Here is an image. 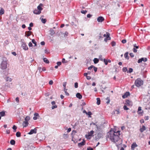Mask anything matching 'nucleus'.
Masks as SVG:
<instances>
[{
	"label": "nucleus",
	"instance_id": "obj_1",
	"mask_svg": "<svg viewBox=\"0 0 150 150\" xmlns=\"http://www.w3.org/2000/svg\"><path fill=\"white\" fill-rule=\"evenodd\" d=\"M120 132H117L113 131H110L108 133V137L112 142L116 143L120 140L119 135Z\"/></svg>",
	"mask_w": 150,
	"mask_h": 150
},
{
	"label": "nucleus",
	"instance_id": "obj_2",
	"mask_svg": "<svg viewBox=\"0 0 150 150\" xmlns=\"http://www.w3.org/2000/svg\"><path fill=\"white\" fill-rule=\"evenodd\" d=\"M143 83L144 82L143 80L140 78H138L135 80L134 84L136 86L139 87L143 85Z\"/></svg>",
	"mask_w": 150,
	"mask_h": 150
},
{
	"label": "nucleus",
	"instance_id": "obj_3",
	"mask_svg": "<svg viewBox=\"0 0 150 150\" xmlns=\"http://www.w3.org/2000/svg\"><path fill=\"white\" fill-rule=\"evenodd\" d=\"M7 61L3 60L1 64V68L4 70L6 69L7 68Z\"/></svg>",
	"mask_w": 150,
	"mask_h": 150
},
{
	"label": "nucleus",
	"instance_id": "obj_4",
	"mask_svg": "<svg viewBox=\"0 0 150 150\" xmlns=\"http://www.w3.org/2000/svg\"><path fill=\"white\" fill-rule=\"evenodd\" d=\"M110 33H106V35L105 34L103 35L104 37L106 38L104 39V41L105 42H107L108 40H110L111 39L110 37Z\"/></svg>",
	"mask_w": 150,
	"mask_h": 150
},
{
	"label": "nucleus",
	"instance_id": "obj_5",
	"mask_svg": "<svg viewBox=\"0 0 150 150\" xmlns=\"http://www.w3.org/2000/svg\"><path fill=\"white\" fill-rule=\"evenodd\" d=\"M21 47L23 48V49L25 50H28V47L25 42L24 41L22 42Z\"/></svg>",
	"mask_w": 150,
	"mask_h": 150
},
{
	"label": "nucleus",
	"instance_id": "obj_6",
	"mask_svg": "<svg viewBox=\"0 0 150 150\" xmlns=\"http://www.w3.org/2000/svg\"><path fill=\"white\" fill-rule=\"evenodd\" d=\"M147 61V58L143 57L139 59L138 60L137 62L138 63H140L142 62V61H143L144 62H146Z\"/></svg>",
	"mask_w": 150,
	"mask_h": 150
},
{
	"label": "nucleus",
	"instance_id": "obj_7",
	"mask_svg": "<svg viewBox=\"0 0 150 150\" xmlns=\"http://www.w3.org/2000/svg\"><path fill=\"white\" fill-rule=\"evenodd\" d=\"M125 104L128 106H132V102L129 100H127Z\"/></svg>",
	"mask_w": 150,
	"mask_h": 150
},
{
	"label": "nucleus",
	"instance_id": "obj_8",
	"mask_svg": "<svg viewBox=\"0 0 150 150\" xmlns=\"http://www.w3.org/2000/svg\"><path fill=\"white\" fill-rule=\"evenodd\" d=\"M37 129L35 128L31 130L30 132L28 133L29 134H36L37 133Z\"/></svg>",
	"mask_w": 150,
	"mask_h": 150
},
{
	"label": "nucleus",
	"instance_id": "obj_9",
	"mask_svg": "<svg viewBox=\"0 0 150 150\" xmlns=\"http://www.w3.org/2000/svg\"><path fill=\"white\" fill-rule=\"evenodd\" d=\"M104 20V18L102 16H99L97 18V21L99 22H102Z\"/></svg>",
	"mask_w": 150,
	"mask_h": 150
},
{
	"label": "nucleus",
	"instance_id": "obj_10",
	"mask_svg": "<svg viewBox=\"0 0 150 150\" xmlns=\"http://www.w3.org/2000/svg\"><path fill=\"white\" fill-rule=\"evenodd\" d=\"M137 145L135 142L132 144L131 146V149L132 150H134L135 148L137 146Z\"/></svg>",
	"mask_w": 150,
	"mask_h": 150
},
{
	"label": "nucleus",
	"instance_id": "obj_11",
	"mask_svg": "<svg viewBox=\"0 0 150 150\" xmlns=\"http://www.w3.org/2000/svg\"><path fill=\"white\" fill-rule=\"evenodd\" d=\"M85 143V141L84 139H83L82 141L80 143H79L78 145L79 147H81L84 145Z\"/></svg>",
	"mask_w": 150,
	"mask_h": 150
},
{
	"label": "nucleus",
	"instance_id": "obj_12",
	"mask_svg": "<svg viewBox=\"0 0 150 150\" xmlns=\"http://www.w3.org/2000/svg\"><path fill=\"white\" fill-rule=\"evenodd\" d=\"M94 133V131L93 130L91 131L90 132H89L88 135H86V138H88L89 137L92 136V135Z\"/></svg>",
	"mask_w": 150,
	"mask_h": 150
},
{
	"label": "nucleus",
	"instance_id": "obj_13",
	"mask_svg": "<svg viewBox=\"0 0 150 150\" xmlns=\"http://www.w3.org/2000/svg\"><path fill=\"white\" fill-rule=\"evenodd\" d=\"M130 93L128 92H126L125 94L122 96V97L123 98H127L128 96H129Z\"/></svg>",
	"mask_w": 150,
	"mask_h": 150
},
{
	"label": "nucleus",
	"instance_id": "obj_14",
	"mask_svg": "<svg viewBox=\"0 0 150 150\" xmlns=\"http://www.w3.org/2000/svg\"><path fill=\"white\" fill-rule=\"evenodd\" d=\"M32 33V32L30 31H26L25 33V36L28 37L31 35Z\"/></svg>",
	"mask_w": 150,
	"mask_h": 150
},
{
	"label": "nucleus",
	"instance_id": "obj_15",
	"mask_svg": "<svg viewBox=\"0 0 150 150\" xmlns=\"http://www.w3.org/2000/svg\"><path fill=\"white\" fill-rule=\"evenodd\" d=\"M28 122L26 121L25 120H24V121L23 122L22 125L23 127H26L28 125Z\"/></svg>",
	"mask_w": 150,
	"mask_h": 150
},
{
	"label": "nucleus",
	"instance_id": "obj_16",
	"mask_svg": "<svg viewBox=\"0 0 150 150\" xmlns=\"http://www.w3.org/2000/svg\"><path fill=\"white\" fill-rule=\"evenodd\" d=\"M34 116V117H33V119L35 120H36L38 118L37 117H39V114L37 113H35Z\"/></svg>",
	"mask_w": 150,
	"mask_h": 150
},
{
	"label": "nucleus",
	"instance_id": "obj_17",
	"mask_svg": "<svg viewBox=\"0 0 150 150\" xmlns=\"http://www.w3.org/2000/svg\"><path fill=\"white\" fill-rule=\"evenodd\" d=\"M41 12L39 11L37 9H35L33 11V13L36 14H39L41 13Z\"/></svg>",
	"mask_w": 150,
	"mask_h": 150
},
{
	"label": "nucleus",
	"instance_id": "obj_18",
	"mask_svg": "<svg viewBox=\"0 0 150 150\" xmlns=\"http://www.w3.org/2000/svg\"><path fill=\"white\" fill-rule=\"evenodd\" d=\"M146 129V127L144 126L143 125L142 127L140 128L139 130L141 132H143L144 131H145Z\"/></svg>",
	"mask_w": 150,
	"mask_h": 150
},
{
	"label": "nucleus",
	"instance_id": "obj_19",
	"mask_svg": "<svg viewBox=\"0 0 150 150\" xmlns=\"http://www.w3.org/2000/svg\"><path fill=\"white\" fill-rule=\"evenodd\" d=\"M77 98L79 99H81L82 98V96L79 93H77L76 95Z\"/></svg>",
	"mask_w": 150,
	"mask_h": 150
},
{
	"label": "nucleus",
	"instance_id": "obj_20",
	"mask_svg": "<svg viewBox=\"0 0 150 150\" xmlns=\"http://www.w3.org/2000/svg\"><path fill=\"white\" fill-rule=\"evenodd\" d=\"M5 112L4 111H2L0 112V116L1 117L4 116L5 115Z\"/></svg>",
	"mask_w": 150,
	"mask_h": 150
},
{
	"label": "nucleus",
	"instance_id": "obj_21",
	"mask_svg": "<svg viewBox=\"0 0 150 150\" xmlns=\"http://www.w3.org/2000/svg\"><path fill=\"white\" fill-rule=\"evenodd\" d=\"M97 100V103H96L98 105H99L100 103V98H98L96 99Z\"/></svg>",
	"mask_w": 150,
	"mask_h": 150
},
{
	"label": "nucleus",
	"instance_id": "obj_22",
	"mask_svg": "<svg viewBox=\"0 0 150 150\" xmlns=\"http://www.w3.org/2000/svg\"><path fill=\"white\" fill-rule=\"evenodd\" d=\"M63 137L64 139H66L67 138L69 137V135L68 134H63Z\"/></svg>",
	"mask_w": 150,
	"mask_h": 150
},
{
	"label": "nucleus",
	"instance_id": "obj_23",
	"mask_svg": "<svg viewBox=\"0 0 150 150\" xmlns=\"http://www.w3.org/2000/svg\"><path fill=\"white\" fill-rule=\"evenodd\" d=\"M128 52H126L124 54V57L125 58L128 59H129V57H128Z\"/></svg>",
	"mask_w": 150,
	"mask_h": 150
},
{
	"label": "nucleus",
	"instance_id": "obj_24",
	"mask_svg": "<svg viewBox=\"0 0 150 150\" xmlns=\"http://www.w3.org/2000/svg\"><path fill=\"white\" fill-rule=\"evenodd\" d=\"M4 11L3 8H1L0 10V15H2L4 14Z\"/></svg>",
	"mask_w": 150,
	"mask_h": 150
},
{
	"label": "nucleus",
	"instance_id": "obj_25",
	"mask_svg": "<svg viewBox=\"0 0 150 150\" xmlns=\"http://www.w3.org/2000/svg\"><path fill=\"white\" fill-rule=\"evenodd\" d=\"M50 31V34L51 36L53 35L55 33V32L54 30H53L52 29H51Z\"/></svg>",
	"mask_w": 150,
	"mask_h": 150
},
{
	"label": "nucleus",
	"instance_id": "obj_26",
	"mask_svg": "<svg viewBox=\"0 0 150 150\" xmlns=\"http://www.w3.org/2000/svg\"><path fill=\"white\" fill-rule=\"evenodd\" d=\"M43 61L44 62L47 64H48L49 63V61L47 60V59L46 58H43Z\"/></svg>",
	"mask_w": 150,
	"mask_h": 150
},
{
	"label": "nucleus",
	"instance_id": "obj_27",
	"mask_svg": "<svg viewBox=\"0 0 150 150\" xmlns=\"http://www.w3.org/2000/svg\"><path fill=\"white\" fill-rule=\"evenodd\" d=\"M10 144L12 145H14L15 144V141L13 139H12L10 141Z\"/></svg>",
	"mask_w": 150,
	"mask_h": 150
},
{
	"label": "nucleus",
	"instance_id": "obj_28",
	"mask_svg": "<svg viewBox=\"0 0 150 150\" xmlns=\"http://www.w3.org/2000/svg\"><path fill=\"white\" fill-rule=\"evenodd\" d=\"M6 81H12V79L10 78L9 77H7L6 79Z\"/></svg>",
	"mask_w": 150,
	"mask_h": 150
},
{
	"label": "nucleus",
	"instance_id": "obj_29",
	"mask_svg": "<svg viewBox=\"0 0 150 150\" xmlns=\"http://www.w3.org/2000/svg\"><path fill=\"white\" fill-rule=\"evenodd\" d=\"M32 42L34 44V46H35L37 45V43L35 40L34 39H33L32 40Z\"/></svg>",
	"mask_w": 150,
	"mask_h": 150
},
{
	"label": "nucleus",
	"instance_id": "obj_30",
	"mask_svg": "<svg viewBox=\"0 0 150 150\" xmlns=\"http://www.w3.org/2000/svg\"><path fill=\"white\" fill-rule=\"evenodd\" d=\"M30 119V118L29 116H26L25 118V120L28 122Z\"/></svg>",
	"mask_w": 150,
	"mask_h": 150
},
{
	"label": "nucleus",
	"instance_id": "obj_31",
	"mask_svg": "<svg viewBox=\"0 0 150 150\" xmlns=\"http://www.w3.org/2000/svg\"><path fill=\"white\" fill-rule=\"evenodd\" d=\"M16 135L17 137H20L21 136V133L19 132H17L16 133Z\"/></svg>",
	"mask_w": 150,
	"mask_h": 150
},
{
	"label": "nucleus",
	"instance_id": "obj_32",
	"mask_svg": "<svg viewBox=\"0 0 150 150\" xmlns=\"http://www.w3.org/2000/svg\"><path fill=\"white\" fill-rule=\"evenodd\" d=\"M95 64L99 62V60L97 58H95L93 60Z\"/></svg>",
	"mask_w": 150,
	"mask_h": 150
},
{
	"label": "nucleus",
	"instance_id": "obj_33",
	"mask_svg": "<svg viewBox=\"0 0 150 150\" xmlns=\"http://www.w3.org/2000/svg\"><path fill=\"white\" fill-rule=\"evenodd\" d=\"M133 69L132 68H129V70L127 71V73H131L133 72Z\"/></svg>",
	"mask_w": 150,
	"mask_h": 150
},
{
	"label": "nucleus",
	"instance_id": "obj_34",
	"mask_svg": "<svg viewBox=\"0 0 150 150\" xmlns=\"http://www.w3.org/2000/svg\"><path fill=\"white\" fill-rule=\"evenodd\" d=\"M64 91L65 92L66 95L67 96H69V93L67 92V89L66 88L64 89Z\"/></svg>",
	"mask_w": 150,
	"mask_h": 150
},
{
	"label": "nucleus",
	"instance_id": "obj_35",
	"mask_svg": "<svg viewBox=\"0 0 150 150\" xmlns=\"http://www.w3.org/2000/svg\"><path fill=\"white\" fill-rule=\"evenodd\" d=\"M41 21L43 23H45L46 22L47 20L46 19L42 18L41 19Z\"/></svg>",
	"mask_w": 150,
	"mask_h": 150
},
{
	"label": "nucleus",
	"instance_id": "obj_36",
	"mask_svg": "<svg viewBox=\"0 0 150 150\" xmlns=\"http://www.w3.org/2000/svg\"><path fill=\"white\" fill-rule=\"evenodd\" d=\"M39 11H41L42 10V8L40 6H38L37 7Z\"/></svg>",
	"mask_w": 150,
	"mask_h": 150
},
{
	"label": "nucleus",
	"instance_id": "obj_37",
	"mask_svg": "<svg viewBox=\"0 0 150 150\" xmlns=\"http://www.w3.org/2000/svg\"><path fill=\"white\" fill-rule=\"evenodd\" d=\"M87 12V11L86 10H82L81 11V13L83 14H85Z\"/></svg>",
	"mask_w": 150,
	"mask_h": 150
},
{
	"label": "nucleus",
	"instance_id": "obj_38",
	"mask_svg": "<svg viewBox=\"0 0 150 150\" xmlns=\"http://www.w3.org/2000/svg\"><path fill=\"white\" fill-rule=\"evenodd\" d=\"M103 61L105 62V64L106 65H107L108 64L107 60L104 59Z\"/></svg>",
	"mask_w": 150,
	"mask_h": 150
},
{
	"label": "nucleus",
	"instance_id": "obj_39",
	"mask_svg": "<svg viewBox=\"0 0 150 150\" xmlns=\"http://www.w3.org/2000/svg\"><path fill=\"white\" fill-rule=\"evenodd\" d=\"M122 71L124 72H126L127 71V69L126 67H124L122 69Z\"/></svg>",
	"mask_w": 150,
	"mask_h": 150
},
{
	"label": "nucleus",
	"instance_id": "obj_40",
	"mask_svg": "<svg viewBox=\"0 0 150 150\" xmlns=\"http://www.w3.org/2000/svg\"><path fill=\"white\" fill-rule=\"evenodd\" d=\"M123 108L124 110H127L129 109V108H128L127 106L125 105L123 107Z\"/></svg>",
	"mask_w": 150,
	"mask_h": 150
},
{
	"label": "nucleus",
	"instance_id": "obj_41",
	"mask_svg": "<svg viewBox=\"0 0 150 150\" xmlns=\"http://www.w3.org/2000/svg\"><path fill=\"white\" fill-rule=\"evenodd\" d=\"M115 111L116 112V114H119L120 113V110L119 109L115 110Z\"/></svg>",
	"mask_w": 150,
	"mask_h": 150
},
{
	"label": "nucleus",
	"instance_id": "obj_42",
	"mask_svg": "<svg viewBox=\"0 0 150 150\" xmlns=\"http://www.w3.org/2000/svg\"><path fill=\"white\" fill-rule=\"evenodd\" d=\"M111 44L112 46H114L116 45V43L115 42L113 41L111 42Z\"/></svg>",
	"mask_w": 150,
	"mask_h": 150
},
{
	"label": "nucleus",
	"instance_id": "obj_43",
	"mask_svg": "<svg viewBox=\"0 0 150 150\" xmlns=\"http://www.w3.org/2000/svg\"><path fill=\"white\" fill-rule=\"evenodd\" d=\"M134 48H136V49H138L139 48L138 46H137L136 44H134L133 45Z\"/></svg>",
	"mask_w": 150,
	"mask_h": 150
},
{
	"label": "nucleus",
	"instance_id": "obj_44",
	"mask_svg": "<svg viewBox=\"0 0 150 150\" xmlns=\"http://www.w3.org/2000/svg\"><path fill=\"white\" fill-rule=\"evenodd\" d=\"M13 129H14V132H16V129H17V127L15 126V125H14L13 127Z\"/></svg>",
	"mask_w": 150,
	"mask_h": 150
},
{
	"label": "nucleus",
	"instance_id": "obj_45",
	"mask_svg": "<svg viewBox=\"0 0 150 150\" xmlns=\"http://www.w3.org/2000/svg\"><path fill=\"white\" fill-rule=\"evenodd\" d=\"M144 118V120H149V117L148 116H145Z\"/></svg>",
	"mask_w": 150,
	"mask_h": 150
},
{
	"label": "nucleus",
	"instance_id": "obj_46",
	"mask_svg": "<svg viewBox=\"0 0 150 150\" xmlns=\"http://www.w3.org/2000/svg\"><path fill=\"white\" fill-rule=\"evenodd\" d=\"M74 87L76 88H77L78 87V83L77 82H76L74 84Z\"/></svg>",
	"mask_w": 150,
	"mask_h": 150
},
{
	"label": "nucleus",
	"instance_id": "obj_47",
	"mask_svg": "<svg viewBox=\"0 0 150 150\" xmlns=\"http://www.w3.org/2000/svg\"><path fill=\"white\" fill-rule=\"evenodd\" d=\"M86 114L90 116L92 114V113L91 111H89L87 112Z\"/></svg>",
	"mask_w": 150,
	"mask_h": 150
},
{
	"label": "nucleus",
	"instance_id": "obj_48",
	"mask_svg": "<svg viewBox=\"0 0 150 150\" xmlns=\"http://www.w3.org/2000/svg\"><path fill=\"white\" fill-rule=\"evenodd\" d=\"M95 125L96 126L97 128L98 127L97 125H96L95 123H94L93 122H92L90 123L91 125Z\"/></svg>",
	"mask_w": 150,
	"mask_h": 150
},
{
	"label": "nucleus",
	"instance_id": "obj_49",
	"mask_svg": "<svg viewBox=\"0 0 150 150\" xmlns=\"http://www.w3.org/2000/svg\"><path fill=\"white\" fill-rule=\"evenodd\" d=\"M57 106L55 105H53L52 107V109H53L54 108H57Z\"/></svg>",
	"mask_w": 150,
	"mask_h": 150
},
{
	"label": "nucleus",
	"instance_id": "obj_50",
	"mask_svg": "<svg viewBox=\"0 0 150 150\" xmlns=\"http://www.w3.org/2000/svg\"><path fill=\"white\" fill-rule=\"evenodd\" d=\"M94 67V66L93 65H91L90 67H88V70H91V69H92V68H93V67Z\"/></svg>",
	"mask_w": 150,
	"mask_h": 150
},
{
	"label": "nucleus",
	"instance_id": "obj_51",
	"mask_svg": "<svg viewBox=\"0 0 150 150\" xmlns=\"http://www.w3.org/2000/svg\"><path fill=\"white\" fill-rule=\"evenodd\" d=\"M57 64L58 66H59L62 63L60 62H57Z\"/></svg>",
	"mask_w": 150,
	"mask_h": 150
},
{
	"label": "nucleus",
	"instance_id": "obj_52",
	"mask_svg": "<svg viewBox=\"0 0 150 150\" xmlns=\"http://www.w3.org/2000/svg\"><path fill=\"white\" fill-rule=\"evenodd\" d=\"M28 46L29 47H31L33 46V44L32 42H30L28 44Z\"/></svg>",
	"mask_w": 150,
	"mask_h": 150
},
{
	"label": "nucleus",
	"instance_id": "obj_53",
	"mask_svg": "<svg viewBox=\"0 0 150 150\" xmlns=\"http://www.w3.org/2000/svg\"><path fill=\"white\" fill-rule=\"evenodd\" d=\"M129 55L130 56V57H133L134 56V54L132 53H130Z\"/></svg>",
	"mask_w": 150,
	"mask_h": 150
},
{
	"label": "nucleus",
	"instance_id": "obj_54",
	"mask_svg": "<svg viewBox=\"0 0 150 150\" xmlns=\"http://www.w3.org/2000/svg\"><path fill=\"white\" fill-rule=\"evenodd\" d=\"M143 113V111H138V113L139 114H142Z\"/></svg>",
	"mask_w": 150,
	"mask_h": 150
},
{
	"label": "nucleus",
	"instance_id": "obj_55",
	"mask_svg": "<svg viewBox=\"0 0 150 150\" xmlns=\"http://www.w3.org/2000/svg\"><path fill=\"white\" fill-rule=\"evenodd\" d=\"M122 42L123 43H125L126 42V40L125 39L123 40L122 41Z\"/></svg>",
	"mask_w": 150,
	"mask_h": 150
},
{
	"label": "nucleus",
	"instance_id": "obj_56",
	"mask_svg": "<svg viewBox=\"0 0 150 150\" xmlns=\"http://www.w3.org/2000/svg\"><path fill=\"white\" fill-rule=\"evenodd\" d=\"M92 15H91L90 14H88L87 15V17L88 18H91Z\"/></svg>",
	"mask_w": 150,
	"mask_h": 150
},
{
	"label": "nucleus",
	"instance_id": "obj_57",
	"mask_svg": "<svg viewBox=\"0 0 150 150\" xmlns=\"http://www.w3.org/2000/svg\"><path fill=\"white\" fill-rule=\"evenodd\" d=\"M53 83V81L52 80H50L49 82V84L50 85H52Z\"/></svg>",
	"mask_w": 150,
	"mask_h": 150
},
{
	"label": "nucleus",
	"instance_id": "obj_58",
	"mask_svg": "<svg viewBox=\"0 0 150 150\" xmlns=\"http://www.w3.org/2000/svg\"><path fill=\"white\" fill-rule=\"evenodd\" d=\"M94 68V70L95 72H96L97 71V68L96 67H95L94 66L93 67Z\"/></svg>",
	"mask_w": 150,
	"mask_h": 150
},
{
	"label": "nucleus",
	"instance_id": "obj_59",
	"mask_svg": "<svg viewBox=\"0 0 150 150\" xmlns=\"http://www.w3.org/2000/svg\"><path fill=\"white\" fill-rule=\"evenodd\" d=\"M133 51L135 52V53H136L137 52V50L135 48H133Z\"/></svg>",
	"mask_w": 150,
	"mask_h": 150
},
{
	"label": "nucleus",
	"instance_id": "obj_60",
	"mask_svg": "<svg viewBox=\"0 0 150 150\" xmlns=\"http://www.w3.org/2000/svg\"><path fill=\"white\" fill-rule=\"evenodd\" d=\"M76 133V132L75 130H73L72 131V132L71 133V135H73V134H74Z\"/></svg>",
	"mask_w": 150,
	"mask_h": 150
},
{
	"label": "nucleus",
	"instance_id": "obj_61",
	"mask_svg": "<svg viewBox=\"0 0 150 150\" xmlns=\"http://www.w3.org/2000/svg\"><path fill=\"white\" fill-rule=\"evenodd\" d=\"M71 130V129L70 128H69L67 131V132L69 133L70 132Z\"/></svg>",
	"mask_w": 150,
	"mask_h": 150
},
{
	"label": "nucleus",
	"instance_id": "obj_62",
	"mask_svg": "<svg viewBox=\"0 0 150 150\" xmlns=\"http://www.w3.org/2000/svg\"><path fill=\"white\" fill-rule=\"evenodd\" d=\"M40 44L42 45H45V42L44 41H42L41 42Z\"/></svg>",
	"mask_w": 150,
	"mask_h": 150
},
{
	"label": "nucleus",
	"instance_id": "obj_63",
	"mask_svg": "<svg viewBox=\"0 0 150 150\" xmlns=\"http://www.w3.org/2000/svg\"><path fill=\"white\" fill-rule=\"evenodd\" d=\"M86 79H88V80H90L91 79V77L90 76H87L86 77Z\"/></svg>",
	"mask_w": 150,
	"mask_h": 150
},
{
	"label": "nucleus",
	"instance_id": "obj_64",
	"mask_svg": "<svg viewBox=\"0 0 150 150\" xmlns=\"http://www.w3.org/2000/svg\"><path fill=\"white\" fill-rule=\"evenodd\" d=\"M87 150H93V149L90 147H89L87 148Z\"/></svg>",
	"mask_w": 150,
	"mask_h": 150
}]
</instances>
